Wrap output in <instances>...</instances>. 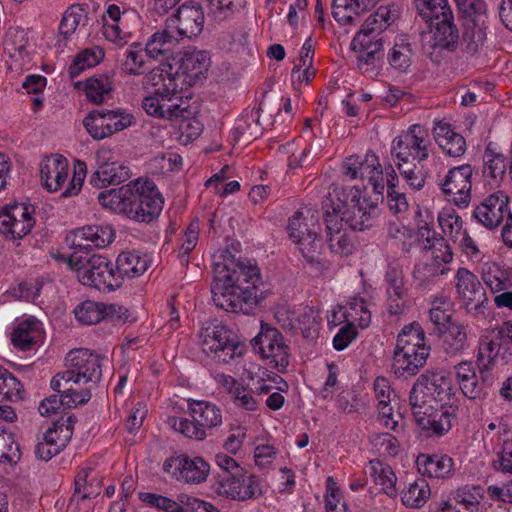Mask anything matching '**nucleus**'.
<instances>
[{"mask_svg":"<svg viewBox=\"0 0 512 512\" xmlns=\"http://www.w3.org/2000/svg\"><path fill=\"white\" fill-rule=\"evenodd\" d=\"M449 268H441L437 264L416 265L413 270V278L419 282L420 286H425L432 282L436 277L447 273Z\"/></svg>","mask_w":512,"mask_h":512,"instance_id":"69168bd1","label":"nucleus"},{"mask_svg":"<svg viewBox=\"0 0 512 512\" xmlns=\"http://www.w3.org/2000/svg\"><path fill=\"white\" fill-rule=\"evenodd\" d=\"M418 471L423 476L434 478L449 477L453 470V459L447 455L420 454L416 460Z\"/></svg>","mask_w":512,"mask_h":512,"instance_id":"7c9ffc66","label":"nucleus"},{"mask_svg":"<svg viewBox=\"0 0 512 512\" xmlns=\"http://www.w3.org/2000/svg\"><path fill=\"white\" fill-rule=\"evenodd\" d=\"M458 299L467 314H484L488 302L486 291L477 276L465 267H460L455 276Z\"/></svg>","mask_w":512,"mask_h":512,"instance_id":"f8f14e48","label":"nucleus"},{"mask_svg":"<svg viewBox=\"0 0 512 512\" xmlns=\"http://www.w3.org/2000/svg\"><path fill=\"white\" fill-rule=\"evenodd\" d=\"M462 15L463 24L483 26L487 24L486 4L483 0H455Z\"/></svg>","mask_w":512,"mask_h":512,"instance_id":"ea45409f","label":"nucleus"},{"mask_svg":"<svg viewBox=\"0 0 512 512\" xmlns=\"http://www.w3.org/2000/svg\"><path fill=\"white\" fill-rule=\"evenodd\" d=\"M68 369L57 373L51 380L55 392L71 391V383L76 385L97 384L102 376L101 358L87 349H78L68 354Z\"/></svg>","mask_w":512,"mask_h":512,"instance_id":"7ed1b4c3","label":"nucleus"},{"mask_svg":"<svg viewBox=\"0 0 512 512\" xmlns=\"http://www.w3.org/2000/svg\"><path fill=\"white\" fill-rule=\"evenodd\" d=\"M183 87L170 79L164 88H157L142 101V107L150 116L180 121L190 118L193 112L188 104V99L180 95Z\"/></svg>","mask_w":512,"mask_h":512,"instance_id":"20e7f679","label":"nucleus"},{"mask_svg":"<svg viewBox=\"0 0 512 512\" xmlns=\"http://www.w3.org/2000/svg\"><path fill=\"white\" fill-rule=\"evenodd\" d=\"M342 220L352 230L363 231L374 225L378 215L377 203L362 197L361 190L352 187L342 203Z\"/></svg>","mask_w":512,"mask_h":512,"instance_id":"9d476101","label":"nucleus"},{"mask_svg":"<svg viewBox=\"0 0 512 512\" xmlns=\"http://www.w3.org/2000/svg\"><path fill=\"white\" fill-rule=\"evenodd\" d=\"M202 350L214 360L228 363L244 352V346L236 339L235 335L224 325L207 327L202 332Z\"/></svg>","mask_w":512,"mask_h":512,"instance_id":"0eeeda50","label":"nucleus"},{"mask_svg":"<svg viewBox=\"0 0 512 512\" xmlns=\"http://www.w3.org/2000/svg\"><path fill=\"white\" fill-rule=\"evenodd\" d=\"M434 139L439 147L450 157H460L466 151L464 137L455 132L451 124L439 121L433 129Z\"/></svg>","mask_w":512,"mask_h":512,"instance_id":"cd10ccee","label":"nucleus"},{"mask_svg":"<svg viewBox=\"0 0 512 512\" xmlns=\"http://www.w3.org/2000/svg\"><path fill=\"white\" fill-rule=\"evenodd\" d=\"M433 38L434 46L449 52H455L460 47V34L453 20L435 22Z\"/></svg>","mask_w":512,"mask_h":512,"instance_id":"f704fd0d","label":"nucleus"},{"mask_svg":"<svg viewBox=\"0 0 512 512\" xmlns=\"http://www.w3.org/2000/svg\"><path fill=\"white\" fill-rule=\"evenodd\" d=\"M115 232L111 225H86L72 232L71 247L74 252L68 259L70 267L77 271L80 282L98 290L111 291L120 287V276L109 260L92 254V248H104L111 244Z\"/></svg>","mask_w":512,"mask_h":512,"instance_id":"f257e3e1","label":"nucleus"},{"mask_svg":"<svg viewBox=\"0 0 512 512\" xmlns=\"http://www.w3.org/2000/svg\"><path fill=\"white\" fill-rule=\"evenodd\" d=\"M133 189V181H131L129 184L118 189H111L107 192L99 193L98 200L103 207L110 208L128 217V209L131 205Z\"/></svg>","mask_w":512,"mask_h":512,"instance_id":"72a5a7b5","label":"nucleus"},{"mask_svg":"<svg viewBox=\"0 0 512 512\" xmlns=\"http://www.w3.org/2000/svg\"><path fill=\"white\" fill-rule=\"evenodd\" d=\"M68 171V161L62 155L46 157L40 166V175L45 188L50 192L59 190L68 177Z\"/></svg>","mask_w":512,"mask_h":512,"instance_id":"a878e982","label":"nucleus"},{"mask_svg":"<svg viewBox=\"0 0 512 512\" xmlns=\"http://www.w3.org/2000/svg\"><path fill=\"white\" fill-rule=\"evenodd\" d=\"M451 382L439 372H426L416 380L410 391L411 394L425 397L435 404H441L442 401L450 396Z\"/></svg>","mask_w":512,"mask_h":512,"instance_id":"4be33fe9","label":"nucleus"},{"mask_svg":"<svg viewBox=\"0 0 512 512\" xmlns=\"http://www.w3.org/2000/svg\"><path fill=\"white\" fill-rule=\"evenodd\" d=\"M104 53L101 49L97 51L93 49H85L79 53L69 67V75L71 78L78 77L85 69L92 68L99 64Z\"/></svg>","mask_w":512,"mask_h":512,"instance_id":"3c124183","label":"nucleus"},{"mask_svg":"<svg viewBox=\"0 0 512 512\" xmlns=\"http://www.w3.org/2000/svg\"><path fill=\"white\" fill-rule=\"evenodd\" d=\"M200 225L199 220H193L189 226L187 227L184 236L182 238V243L179 248V257L181 263L187 265L189 262L188 255L190 252L196 247L198 241Z\"/></svg>","mask_w":512,"mask_h":512,"instance_id":"bf43d9fd","label":"nucleus"},{"mask_svg":"<svg viewBox=\"0 0 512 512\" xmlns=\"http://www.w3.org/2000/svg\"><path fill=\"white\" fill-rule=\"evenodd\" d=\"M86 7L85 4H73L64 12L59 32L65 39H68L76 31L82 19L86 18Z\"/></svg>","mask_w":512,"mask_h":512,"instance_id":"de8ad7c7","label":"nucleus"},{"mask_svg":"<svg viewBox=\"0 0 512 512\" xmlns=\"http://www.w3.org/2000/svg\"><path fill=\"white\" fill-rule=\"evenodd\" d=\"M142 44L132 43L125 51V59L121 63V70L127 75H142L145 71V54Z\"/></svg>","mask_w":512,"mask_h":512,"instance_id":"a18cd8bd","label":"nucleus"},{"mask_svg":"<svg viewBox=\"0 0 512 512\" xmlns=\"http://www.w3.org/2000/svg\"><path fill=\"white\" fill-rule=\"evenodd\" d=\"M415 55L413 45L406 35L395 39L393 47L387 55L389 65L400 72H407Z\"/></svg>","mask_w":512,"mask_h":512,"instance_id":"473e14b6","label":"nucleus"},{"mask_svg":"<svg viewBox=\"0 0 512 512\" xmlns=\"http://www.w3.org/2000/svg\"><path fill=\"white\" fill-rule=\"evenodd\" d=\"M83 125L93 139L103 140L107 138V124L104 109L91 111L84 118Z\"/></svg>","mask_w":512,"mask_h":512,"instance_id":"4d7b16f0","label":"nucleus"},{"mask_svg":"<svg viewBox=\"0 0 512 512\" xmlns=\"http://www.w3.org/2000/svg\"><path fill=\"white\" fill-rule=\"evenodd\" d=\"M133 186L128 218L145 223L157 219L162 211L164 200L154 182L135 180Z\"/></svg>","mask_w":512,"mask_h":512,"instance_id":"423d86ee","label":"nucleus"},{"mask_svg":"<svg viewBox=\"0 0 512 512\" xmlns=\"http://www.w3.org/2000/svg\"><path fill=\"white\" fill-rule=\"evenodd\" d=\"M400 15L401 8L398 4L392 3L380 6L373 14L368 16L358 33L380 37V34L395 23L400 18Z\"/></svg>","mask_w":512,"mask_h":512,"instance_id":"bb28decb","label":"nucleus"},{"mask_svg":"<svg viewBox=\"0 0 512 512\" xmlns=\"http://www.w3.org/2000/svg\"><path fill=\"white\" fill-rule=\"evenodd\" d=\"M139 498L152 507H156L165 512H182V505L166 496L155 493L143 492Z\"/></svg>","mask_w":512,"mask_h":512,"instance_id":"0e129e2a","label":"nucleus"},{"mask_svg":"<svg viewBox=\"0 0 512 512\" xmlns=\"http://www.w3.org/2000/svg\"><path fill=\"white\" fill-rule=\"evenodd\" d=\"M179 84L192 86L198 80L205 78L210 66V57L203 50H186L178 61Z\"/></svg>","mask_w":512,"mask_h":512,"instance_id":"412c9836","label":"nucleus"},{"mask_svg":"<svg viewBox=\"0 0 512 512\" xmlns=\"http://www.w3.org/2000/svg\"><path fill=\"white\" fill-rule=\"evenodd\" d=\"M427 345L425 342V333L419 323H411L402 328L397 336L395 349L410 347H422Z\"/></svg>","mask_w":512,"mask_h":512,"instance_id":"603ef678","label":"nucleus"},{"mask_svg":"<svg viewBox=\"0 0 512 512\" xmlns=\"http://www.w3.org/2000/svg\"><path fill=\"white\" fill-rule=\"evenodd\" d=\"M38 334V321L31 317L21 321L11 334V341L15 348L28 351L36 344Z\"/></svg>","mask_w":512,"mask_h":512,"instance_id":"4c0bfd02","label":"nucleus"},{"mask_svg":"<svg viewBox=\"0 0 512 512\" xmlns=\"http://www.w3.org/2000/svg\"><path fill=\"white\" fill-rule=\"evenodd\" d=\"M179 37L173 29L168 28V23L162 30L155 32L145 45V53L153 59L158 57L168 58L179 42Z\"/></svg>","mask_w":512,"mask_h":512,"instance_id":"c85d7f7f","label":"nucleus"},{"mask_svg":"<svg viewBox=\"0 0 512 512\" xmlns=\"http://www.w3.org/2000/svg\"><path fill=\"white\" fill-rule=\"evenodd\" d=\"M173 428L185 437L194 440H203L207 436L206 430L193 419L180 418L175 420Z\"/></svg>","mask_w":512,"mask_h":512,"instance_id":"774afa93","label":"nucleus"},{"mask_svg":"<svg viewBox=\"0 0 512 512\" xmlns=\"http://www.w3.org/2000/svg\"><path fill=\"white\" fill-rule=\"evenodd\" d=\"M318 229L317 219L310 209L297 211L289 219V236L301 246V253L309 263L317 261L315 240L318 236Z\"/></svg>","mask_w":512,"mask_h":512,"instance_id":"9b49d317","label":"nucleus"},{"mask_svg":"<svg viewBox=\"0 0 512 512\" xmlns=\"http://www.w3.org/2000/svg\"><path fill=\"white\" fill-rule=\"evenodd\" d=\"M168 28L173 29L179 39L198 36L204 26V12L200 5L182 4L176 14L166 20Z\"/></svg>","mask_w":512,"mask_h":512,"instance_id":"a211bd4d","label":"nucleus"},{"mask_svg":"<svg viewBox=\"0 0 512 512\" xmlns=\"http://www.w3.org/2000/svg\"><path fill=\"white\" fill-rule=\"evenodd\" d=\"M468 324L451 322L446 328H439L441 347L449 356H459L469 347Z\"/></svg>","mask_w":512,"mask_h":512,"instance_id":"393cba45","label":"nucleus"},{"mask_svg":"<svg viewBox=\"0 0 512 512\" xmlns=\"http://www.w3.org/2000/svg\"><path fill=\"white\" fill-rule=\"evenodd\" d=\"M163 471L178 482L199 485L207 481L210 464L201 456L179 454L164 461Z\"/></svg>","mask_w":512,"mask_h":512,"instance_id":"6e6552de","label":"nucleus"},{"mask_svg":"<svg viewBox=\"0 0 512 512\" xmlns=\"http://www.w3.org/2000/svg\"><path fill=\"white\" fill-rule=\"evenodd\" d=\"M425 131L419 125L411 126L408 131L396 137L391 145V154L397 163H421L428 158Z\"/></svg>","mask_w":512,"mask_h":512,"instance_id":"ddd939ff","label":"nucleus"},{"mask_svg":"<svg viewBox=\"0 0 512 512\" xmlns=\"http://www.w3.org/2000/svg\"><path fill=\"white\" fill-rule=\"evenodd\" d=\"M387 284V309L390 315H401L408 307L407 289L404 286L403 273L396 267H389L385 273Z\"/></svg>","mask_w":512,"mask_h":512,"instance_id":"b1692460","label":"nucleus"},{"mask_svg":"<svg viewBox=\"0 0 512 512\" xmlns=\"http://www.w3.org/2000/svg\"><path fill=\"white\" fill-rule=\"evenodd\" d=\"M353 51H373L380 54L383 49L382 37L368 36L365 33H357L351 41Z\"/></svg>","mask_w":512,"mask_h":512,"instance_id":"338daca9","label":"nucleus"},{"mask_svg":"<svg viewBox=\"0 0 512 512\" xmlns=\"http://www.w3.org/2000/svg\"><path fill=\"white\" fill-rule=\"evenodd\" d=\"M216 257L211 284L214 304L227 312L248 314L257 304L259 268L245 264L228 249L220 251Z\"/></svg>","mask_w":512,"mask_h":512,"instance_id":"f03ea898","label":"nucleus"},{"mask_svg":"<svg viewBox=\"0 0 512 512\" xmlns=\"http://www.w3.org/2000/svg\"><path fill=\"white\" fill-rule=\"evenodd\" d=\"M225 385H229L228 390L232 395L234 404L247 411H254L257 408V401L252 396L250 389L244 387L232 377L225 378Z\"/></svg>","mask_w":512,"mask_h":512,"instance_id":"09e8293b","label":"nucleus"},{"mask_svg":"<svg viewBox=\"0 0 512 512\" xmlns=\"http://www.w3.org/2000/svg\"><path fill=\"white\" fill-rule=\"evenodd\" d=\"M110 150L101 149L96 153L98 169L91 175L90 184L96 188L119 185L130 178L127 166L118 162H108Z\"/></svg>","mask_w":512,"mask_h":512,"instance_id":"aec40b11","label":"nucleus"},{"mask_svg":"<svg viewBox=\"0 0 512 512\" xmlns=\"http://www.w3.org/2000/svg\"><path fill=\"white\" fill-rule=\"evenodd\" d=\"M326 496L325 508L326 512H346V504L342 500V495L337 487L333 477L329 476L326 479Z\"/></svg>","mask_w":512,"mask_h":512,"instance_id":"e2e57ef3","label":"nucleus"},{"mask_svg":"<svg viewBox=\"0 0 512 512\" xmlns=\"http://www.w3.org/2000/svg\"><path fill=\"white\" fill-rule=\"evenodd\" d=\"M31 205L15 204L0 211V232L11 240L21 239L34 227Z\"/></svg>","mask_w":512,"mask_h":512,"instance_id":"2eb2a0df","label":"nucleus"},{"mask_svg":"<svg viewBox=\"0 0 512 512\" xmlns=\"http://www.w3.org/2000/svg\"><path fill=\"white\" fill-rule=\"evenodd\" d=\"M341 168L343 175L350 180H368L373 192L383 198V169L375 153L368 151L363 158L350 155L344 159Z\"/></svg>","mask_w":512,"mask_h":512,"instance_id":"1a4fd4ad","label":"nucleus"},{"mask_svg":"<svg viewBox=\"0 0 512 512\" xmlns=\"http://www.w3.org/2000/svg\"><path fill=\"white\" fill-rule=\"evenodd\" d=\"M22 384L6 368L0 365V402L20 399Z\"/></svg>","mask_w":512,"mask_h":512,"instance_id":"6e6d98bb","label":"nucleus"},{"mask_svg":"<svg viewBox=\"0 0 512 512\" xmlns=\"http://www.w3.org/2000/svg\"><path fill=\"white\" fill-rule=\"evenodd\" d=\"M472 174L471 165L464 164L451 168L439 183L442 192L451 197V200L458 207H466L470 202Z\"/></svg>","mask_w":512,"mask_h":512,"instance_id":"dca6fc26","label":"nucleus"},{"mask_svg":"<svg viewBox=\"0 0 512 512\" xmlns=\"http://www.w3.org/2000/svg\"><path fill=\"white\" fill-rule=\"evenodd\" d=\"M396 166L407 184L414 190H421L428 176L421 163H396Z\"/></svg>","mask_w":512,"mask_h":512,"instance_id":"864d4df0","label":"nucleus"},{"mask_svg":"<svg viewBox=\"0 0 512 512\" xmlns=\"http://www.w3.org/2000/svg\"><path fill=\"white\" fill-rule=\"evenodd\" d=\"M486 29L487 24L483 26L463 24V35L460 40L462 50L469 55L477 54L485 44Z\"/></svg>","mask_w":512,"mask_h":512,"instance_id":"79ce46f5","label":"nucleus"},{"mask_svg":"<svg viewBox=\"0 0 512 512\" xmlns=\"http://www.w3.org/2000/svg\"><path fill=\"white\" fill-rule=\"evenodd\" d=\"M188 410L192 419L205 430L217 427L222 423L220 408L210 402L190 399Z\"/></svg>","mask_w":512,"mask_h":512,"instance_id":"2f4dec72","label":"nucleus"},{"mask_svg":"<svg viewBox=\"0 0 512 512\" xmlns=\"http://www.w3.org/2000/svg\"><path fill=\"white\" fill-rule=\"evenodd\" d=\"M104 112L107 124V137L113 135L114 133L120 132L126 128H129L135 123V117L131 113H128L124 110L104 109Z\"/></svg>","mask_w":512,"mask_h":512,"instance_id":"5fc2aeb1","label":"nucleus"},{"mask_svg":"<svg viewBox=\"0 0 512 512\" xmlns=\"http://www.w3.org/2000/svg\"><path fill=\"white\" fill-rule=\"evenodd\" d=\"M505 156L495 153L489 146L484 151L483 175L491 179L492 185H497L505 176L506 161Z\"/></svg>","mask_w":512,"mask_h":512,"instance_id":"37998d69","label":"nucleus"},{"mask_svg":"<svg viewBox=\"0 0 512 512\" xmlns=\"http://www.w3.org/2000/svg\"><path fill=\"white\" fill-rule=\"evenodd\" d=\"M148 268V260L138 252H122L116 260L115 274L120 276V286L124 277L133 278L142 275Z\"/></svg>","mask_w":512,"mask_h":512,"instance_id":"c9c22d12","label":"nucleus"},{"mask_svg":"<svg viewBox=\"0 0 512 512\" xmlns=\"http://www.w3.org/2000/svg\"><path fill=\"white\" fill-rule=\"evenodd\" d=\"M424 398L423 395L409 394V404L415 422L428 436H441L451 429L456 419V408L435 404Z\"/></svg>","mask_w":512,"mask_h":512,"instance_id":"39448f33","label":"nucleus"},{"mask_svg":"<svg viewBox=\"0 0 512 512\" xmlns=\"http://www.w3.org/2000/svg\"><path fill=\"white\" fill-rule=\"evenodd\" d=\"M112 91L113 82L107 74L93 76L85 81L84 92L87 99L94 104H102Z\"/></svg>","mask_w":512,"mask_h":512,"instance_id":"58836bf2","label":"nucleus"},{"mask_svg":"<svg viewBox=\"0 0 512 512\" xmlns=\"http://www.w3.org/2000/svg\"><path fill=\"white\" fill-rule=\"evenodd\" d=\"M241 477V475H236V473L222 476L217 487L218 494L238 501L250 499L254 492L250 491L251 494H247L245 491H241Z\"/></svg>","mask_w":512,"mask_h":512,"instance_id":"8fccbe9b","label":"nucleus"},{"mask_svg":"<svg viewBox=\"0 0 512 512\" xmlns=\"http://www.w3.org/2000/svg\"><path fill=\"white\" fill-rule=\"evenodd\" d=\"M430 354V346L394 349L392 369L397 377L414 376L422 368Z\"/></svg>","mask_w":512,"mask_h":512,"instance_id":"5701e85b","label":"nucleus"},{"mask_svg":"<svg viewBox=\"0 0 512 512\" xmlns=\"http://www.w3.org/2000/svg\"><path fill=\"white\" fill-rule=\"evenodd\" d=\"M172 65L169 63H163L158 67L151 69L146 73L142 80V85L145 89L149 88H164L168 81L171 79L175 83H179V71L172 72Z\"/></svg>","mask_w":512,"mask_h":512,"instance_id":"c03bdc74","label":"nucleus"},{"mask_svg":"<svg viewBox=\"0 0 512 512\" xmlns=\"http://www.w3.org/2000/svg\"><path fill=\"white\" fill-rule=\"evenodd\" d=\"M209 10L216 18L224 19L239 12L246 5V0H207Z\"/></svg>","mask_w":512,"mask_h":512,"instance_id":"052dcab7","label":"nucleus"},{"mask_svg":"<svg viewBox=\"0 0 512 512\" xmlns=\"http://www.w3.org/2000/svg\"><path fill=\"white\" fill-rule=\"evenodd\" d=\"M74 314L76 319L87 325L99 323L102 320H111L118 323H125L129 318L127 308L117 304H104L94 301H84L79 304Z\"/></svg>","mask_w":512,"mask_h":512,"instance_id":"f3484780","label":"nucleus"},{"mask_svg":"<svg viewBox=\"0 0 512 512\" xmlns=\"http://www.w3.org/2000/svg\"><path fill=\"white\" fill-rule=\"evenodd\" d=\"M431 494L427 481L423 478L416 480L410 484L407 491L402 495V503L406 507L420 508L429 499Z\"/></svg>","mask_w":512,"mask_h":512,"instance_id":"49530a36","label":"nucleus"},{"mask_svg":"<svg viewBox=\"0 0 512 512\" xmlns=\"http://www.w3.org/2000/svg\"><path fill=\"white\" fill-rule=\"evenodd\" d=\"M438 222L442 232L450 237L454 243H457L459 236L462 234V218L454 211H444L439 214Z\"/></svg>","mask_w":512,"mask_h":512,"instance_id":"13d9d810","label":"nucleus"},{"mask_svg":"<svg viewBox=\"0 0 512 512\" xmlns=\"http://www.w3.org/2000/svg\"><path fill=\"white\" fill-rule=\"evenodd\" d=\"M319 312L311 307H305L298 317L299 328L304 338H314L319 330Z\"/></svg>","mask_w":512,"mask_h":512,"instance_id":"680f3d73","label":"nucleus"},{"mask_svg":"<svg viewBox=\"0 0 512 512\" xmlns=\"http://www.w3.org/2000/svg\"><path fill=\"white\" fill-rule=\"evenodd\" d=\"M251 344L263 358H271V363L277 369L283 370L289 365V347L278 329L261 325L260 332L251 340Z\"/></svg>","mask_w":512,"mask_h":512,"instance_id":"4468645a","label":"nucleus"},{"mask_svg":"<svg viewBox=\"0 0 512 512\" xmlns=\"http://www.w3.org/2000/svg\"><path fill=\"white\" fill-rule=\"evenodd\" d=\"M380 0H333L332 15L341 24H351L355 16L367 12Z\"/></svg>","mask_w":512,"mask_h":512,"instance_id":"c756f323","label":"nucleus"},{"mask_svg":"<svg viewBox=\"0 0 512 512\" xmlns=\"http://www.w3.org/2000/svg\"><path fill=\"white\" fill-rule=\"evenodd\" d=\"M369 473L375 484L380 486L382 492L391 497L396 496L397 477L389 465L384 464L378 459L370 460Z\"/></svg>","mask_w":512,"mask_h":512,"instance_id":"e433bc0d","label":"nucleus"},{"mask_svg":"<svg viewBox=\"0 0 512 512\" xmlns=\"http://www.w3.org/2000/svg\"><path fill=\"white\" fill-rule=\"evenodd\" d=\"M462 15L463 24L483 26L487 24L486 4L483 0H455Z\"/></svg>","mask_w":512,"mask_h":512,"instance_id":"a19ab883","label":"nucleus"},{"mask_svg":"<svg viewBox=\"0 0 512 512\" xmlns=\"http://www.w3.org/2000/svg\"><path fill=\"white\" fill-rule=\"evenodd\" d=\"M509 197L503 191H497L486 197L473 211V218L487 229H495L509 210Z\"/></svg>","mask_w":512,"mask_h":512,"instance_id":"6ab92c4d","label":"nucleus"}]
</instances>
